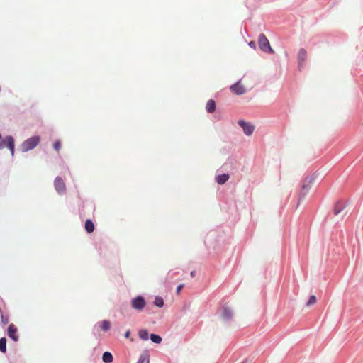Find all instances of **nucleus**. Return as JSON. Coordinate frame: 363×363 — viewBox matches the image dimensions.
<instances>
[{"mask_svg":"<svg viewBox=\"0 0 363 363\" xmlns=\"http://www.w3.org/2000/svg\"><path fill=\"white\" fill-rule=\"evenodd\" d=\"M40 138L39 136H33L28 138L21 145V149L23 152H28L35 148L40 143Z\"/></svg>","mask_w":363,"mask_h":363,"instance_id":"obj_1","label":"nucleus"},{"mask_svg":"<svg viewBox=\"0 0 363 363\" xmlns=\"http://www.w3.org/2000/svg\"><path fill=\"white\" fill-rule=\"evenodd\" d=\"M258 45L259 48L265 52H270L274 53L273 49L271 48L269 42L265 35L263 33L260 34L258 38Z\"/></svg>","mask_w":363,"mask_h":363,"instance_id":"obj_2","label":"nucleus"},{"mask_svg":"<svg viewBox=\"0 0 363 363\" xmlns=\"http://www.w3.org/2000/svg\"><path fill=\"white\" fill-rule=\"evenodd\" d=\"M8 147L11 151V156H14L15 143L12 136H6L0 141V150Z\"/></svg>","mask_w":363,"mask_h":363,"instance_id":"obj_3","label":"nucleus"},{"mask_svg":"<svg viewBox=\"0 0 363 363\" xmlns=\"http://www.w3.org/2000/svg\"><path fill=\"white\" fill-rule=\"evenodd\" d=\"M146 305V302L143 297L138 296L136 298H134L131 301V306L138 311H142Z\"/></svg>","mask_w":363,"mask_h":363,"instance_id":"obj_4","label":"nucleus"},{"mask_svg":"<svg viewBox=\"0 0 363 363\" xmlns=\"http://www.w3.org/2000/svg\"><path fill=\"white\" fill-rule=\"evenodd\" d=\"M238 125L242 128L245 135H251L255 130V127L250 123L245 122L243 120H240L238 122Z\"/></svg>","mask_w":363,"mask_h":363,"instance_id":"obj_5","label":"nucleus"},{"mask_svg":"<svg viewBox=\"0 0 363 363\" xmlns=\"http://www.w3.org/2000/svg\"><path fill=\"white\" fill-rule=\"evenodd\" d=\"M54 186H55V190L60 194H64L65 192V190H66L65 184L61 177H57L55 178V182H54Z\"/></svg>","mask_w":363,"mask_h":363,"instance_id":"obj_6","label":"nucleus"},{"mask_svg":"<svg viewBox=\"0 0 363 363\" xmlns=\"http://www.w3.org/2000/svg\"><path fill=\"white\" fill-rule=\"evenodd\" d=\"M230 90L238 95L243 94L245 92V87L240 84V82H238L236 84L232 85L230 86Z\"/></svg>","mask_w":363,"mask_h":363,"instance_id":"obj_7","label":"nucleus"},{"mask_svg":"<svg viewBox=\"0 0 363 363\" xmlns=\"http://www.w3.org/2000/svg\"><path fill=\"white\" fill-rule=\"evenodd\" d=\"M8 335L14 341H18L17 328L13 324H10L8 328Z\"/></svg>","mask_w":363,"mask_h":363,"instance_id":"obj_8","label":"nucleus"},{"mask_svg":"<svg viewBox=\"0 0 363 363\" xmlns=\"http://www.w3.org/2000/svg\"><path fill=\"white\" fill-rule=\"evenodd\" d=\"M206 109L208 113H212L216 110V103L213 99H209L206 106Z\"/></svg>","mask_w":363,"mask_h":363,"instance_id":"obj_9","label":"nucleus"},{"mask_svg":"<svg viewBox=\"0 0 363 363\" xmlns=\"http://www.w3.org/2000/svg\"><path fill=\"white\" fill-rule=\"evenodd\" d=\"M229 178L230 176L228 174H223L217 176L216 180L218 184H223L229 179Z\"/></svg>","mask_w":363,"mask_h":363,"instance_id":"obj_10","label":"nucleus"},{"mask_svg":"<svg viewBox=\"0 0 363 363\" xmlns=\"http://www.w3.org/2000/svg\"><path fill=\"white\" fill-rule=\"evenodd\" d=\"M102 360L104 363H112L113 361V355L109 352H105L102 355Z\"/></svg>","mask_w":363,"mask_h":363,"instance_id":"obj_11","label":"nucleus"},{"mask_svg":"<svg viewBox=\"0 0 363 363\" xmlns=\"http://www.w3.org/2000/svg\"><path fill=\"white\" fill-rule=\"evenodd\" d=\"M307 57V52L304 49H301L298 54V59L299 61V65H301V62H304Z\"/></svg>","mask_w":363,"mask_h":363,"instance_id":"obj_12","label":"nucleus"},{"mask_svg":"<svg viewBox=\"0 0 363 363\" xmlns=\"http://www.w3.org/2000/svg\"><path fill=\"white\" fill-rule=\"evenodd\" d=\"M233 316L232 311L228 308H224L222 312V317L225 320H229Z\"/></svg>","mask_w":363,"mask_h":363,"instance_id":"obj_13","label":"nucleus"},{"mask_svg":"<svg viewBox=\"0 0 363 363\" xmlns=\"http://www.w3.org/2000/svg\"><path fill=\"white\" fill-rule=\"evenodd\" d=\"M85 229L89 233H91L94 230V225L91 220H86Z\"/></svg>","mask_w":363,"mask_h":363,"instance_id":"obj_14","label":"nucleus"},{"mask_svg":"<svg viewBox=\"0 0 363 363\" xmlns=\"http://www.w3.org/2000/svg\"><path fill=\"white\" fill-rule=\"evenodd\" d=\"M137 363H150V356L147 353H143L140 356Z\"/></svg>","mask_w":363,"mask_h":363,"instance_id":"obj_15","label":"nucleus"},{"mask_svg":"<svg viewBox=\"0 0 363 363\" xmlns=\"http://www.w3.org/2000/svg\"><path fill=\"white\" fill-rule=\"evenodd\" d=\"M101 328L104 331H108L111 328V323L108 320H104L101 323Z\"/></svg>","mask_w":363,"mask_h":363,"instance_id":"obj_16","label":"nucleus"},{"mask_svg":"<svg viewBox=\"0 0 363 363\" xmlns=\"http://www.w3.org/2000/svg\"><path fill=\"white\" fill-rule=\"evenodd\" d=\"M138 335L140 339L143 340H147L149 337V333L146 330H140L138 333Z\"/></svg>","mask_w":363,"mask_h":363,"instance_id":"obj_17","label":"nucleus"},{"mask_svg":"<svg viewBox=\"0 0 363 363\" xmlns=\"http://www.w3.org/2000/svg\"><path fill=\"white\" fill-rule=\"evenodd\" d=\"M0 351L3 353L6 352V340L5 337L0 339Z\"/></svg>","mask_w":363,"mask_h":363,"instance_id":"obj_18","label":"nucleus"},{"mask_svg":"<svg viewBox=\"0 0 363 363\" xmlns=\"http://www.w3.org/2000/svg\"><path fill=\"white\" fill-rule=\"evenodd\" d=\"M310 189H311L310 184H303V187H302V189L301 191V194L302 195L303 197H304L308 194Z\"/></svg>","mask_w":363,"mask_h":363,"instance_id":"obj_19","label":"nucleus"},{"mask_svg":"<svg viewBox=\"0 0 363 363\" xmlns=\"http://www.w3.org/2000/svg\"><path fill=\"white\" fill-rule=\"evenodd\" d=\"M154 304L157 307H162L164 305V301L162 297L157 296L155 298Z\"/></svg>","mask_w":363,"mask_h":363,"instance_id":"obj_20","label":"nucleus"},{"mask_svg":"<svg viewBox=\"0 0 363 363\" xmlns=\"http://www.w3.org/2000/svg\"><path fill=\"white\" fill-rule=\"evenodd\" d=\"M150 339L153 342L157 343V344H159L162 342L161 337L157 335H155V334H151Z\"/></svg>","mask_w":363,"mask_h":363,"instance_id":"obj_21","label":"nucleus"},{"mask_svg":"<svg viewBox=\"0 0 363 363\" xmlns=\"http://www.w3.org/2000/svg\"><path fill=\"white\" fill-rule=\"evenodd\" d=\"M316 302H317L316 297L314 295H312L310 296V298L306 303V306H310L311 305L315 304Z\"/></svg>","mask_w":363,"mask_h":363,"instance_id":"obj_22","label":"nucleus"},{"mask_svg":"<svg viewBox=\"0 0 363 363\" xmlns=\"http://www.w3.org/2000/svg\"><path fill=\"white\" fill-rule=\"evenodd\" d=\"M343 208H344V206H339V205H338V204H337V205L335 206V208H334V213H335V215L339 214V213L341 212V211L343 209Z\"/></svg>","mask_w":363,"mask_h":363,"instance_id":"obj_23","label":"nucleus"},{"mask_svg":"<svg viewBox=\"0 0 363 363\" xmlns=\"http://www.w3.org/2000/svg\"><path fill=\"white\" fill-rule=\"evenodd\" d=\"M53 147L55 150L58 151L61 148V143L60 141H55L53 144Z\"/></svg>","mask_w":363,"mask_h":363,"instance_id":"obj_24","label":"nucleus"},{"mask_svg":"<svg viewBox=\"0 0 363 363\" xmlns=\"http://www.w3.org/2000/svg\"><path fill=\"white\" fill-rule=\"evenodd\" d=\"M9 319L8 316H6V315H1V323H2V324L6 325V324L9 323Z\"/></svg>","mask_w":363,"mask_h":363,"instance_id":"obj_25","label":"nucleus"},{"mask_svg":"<svg viewBox=\"0 0 363 363\" xmlns=\"http://www.w3.org/2000/svg\"><path fill=\"white\" fill-rule=\"evenodd\" d=\"M184 287V284H180L177 288V294H179L182 289Z\"/></svg>","mask_w":363,"mask_h":363,"instance_id":"obj_26","label":"nucleus"},{"mask_svg":"<svg viewBox=\"0 0 363 363\" xmlns=\"http://www.w3.org/2000/svg\"><path fill=\"white\" fill-rule=\"evenodd\" d=\"M249 45L252 48H255V43L254 41H251L249 43Z\"/></svg>","mask_w":363,"mask_h":363,"instance_id":"obj_27","label":"nucleus"},{"mask_svg":"<svg viewBox=\"0 0 363 363\" xmlns=\"http://www.w3.org/2000/svg\"><path fill=\"white\" fill-rule=\"evenodd\" d=\"M130 330H127V331L125 332V335H124V336H125V338H128V337H130Z\"/></svg>","mask_w":363,"mask_h":363,"instance_id":"obj_28","label":"nucleus"},{"mask_svg":"<svg viewBox=\"0 0 363 363\" xmlns=\"http://www.w3.org/2000/svg\"><path fill=\"white\" fill-rule=\"evenodd\" d=\"M191 276L192 277H194L195 276V272H194V271H192V272H191Z\"/></svg>","mask_w":363,"mask_h":363,"instance_id":"obj_29","label":"nucleus"},{"mask_svg":"<svg viewBox=\"0 0 363 363\" xmlns=\"http://www.w3.org/2000/svg\"><path fill=\"white\" fill-rule=\"evenodd\" d=\"M241 363H247L246 361L242 362Z\"/></svg>","mask_w":363,"mask_h":363,"instance_id":"obj_30","label":"nucleus"}]
</instances>
